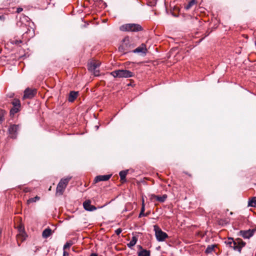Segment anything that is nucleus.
<instances>
[{
  "mask_svg": "<svg viewBox=\"0 0 256 256\" xmlns=\"http://www.w3.org/2000/svg\"><path fill=\"white\" fill-rule=\"evenodd\" d=\"M110 74L114 78H128L134 76L132 72L126 70H118L111 72Z\"/></svg>",
  "mask_w": 256,
  "mask_h": 256,
  "instance_id": "obj_1",
  "label": "nucleus"
},
{
  "mask_svg": "<svg viewBox=\"0 0 256 256\" xmlns=\"http://www.w3.org/2000/svg\"><path fill=\"white\" fill-rule=\"evenodd\" d=\"M71 177H67L66 178H64L61 179L60 182H58L56 189V194L58 195H62L68 183L70 180L71 179Z\"/></svg>",
  "mask_w": 256,
  "mask_h": 256,
  "instance_id": "obj_2",
  "label": "nucleus"
},
{
  "mask_svg": "<svg viewBox=\"0 0 256 256\" xmlns=\"http://www.w3.org/2000/svg\"><path fill=\"white\" fill-rule=\"evenodd\" d=\"M120 30L122 32H139L142 30V28L138 24H128L120 26Z\"/></svg>",
  "mask_w": 256,
  "mask_h": 256,
  "instance_id": "obj_3",
  "label": "nucleus"
},
{
  "mask_svg": "<svg viewBox=\"0 0 256 256\" xmlns=\"http://www.w3.org/2000/svg\"><path fill=\"white\" fill-rule=\"evenodd\" d=\"M154 231L155 232L156 237L158 242H164L165 240L168 238V235L156 225L154 226Z\"/></svg>",
  "mask_w": 256,
  "mask_h": 256,
  "instance_id": "obj_4",
  "label": "nucleus"
},
{
  "mask_svg": "<svg viewBox=\"0 0 256 256\" xmlns=\"http://www.w3.org/2000/svg\"><path fill=\"white\" fill-rule=\"evenodd\" d=\"M119 50L124 54L128 52L131 49L130 38L125 37L122 40V44L118 48Z\"/></svg>",
  "mask_w": 256,
  "mask_h": 256,
  "instance_id": "obj_5",
  "label": "nucleus"
},
{
  "mask_svg": "<svg viewBox=\"0 0 256 256\" xmlns=\"http://www.w3.org/2000/svg\"><path fill=\"white\" fill-rule=\"evenodd\" d=\"M100 64V62L96 60H92L88 64V70L93 72L95 76L100 75V72L98 68H99Z\"/></svg>",
  "mask_w": 256,
  "mask_h": 256,
  "instance_id": "obj_6",
  "label": "nucleus"
},
{
  "mask_svg": "<svg viewBox=\"0 0 256 256\" xmlns=\"http://www.w3.org/2000/svg\"><path fill=\"white\" fill-rule=\"evenodd\" d=\"M232 243V248L234 250H238L239 252H241L242 248L246 245V242L240 238L236 239L234 242Z\"/></svg>",
  "mask_w": 256,
  "mask_h": 256,
  "instance_id": "obj_7",
  "label": "nucleus"
},
{
  "mask_svg": "<svg viewBox=\"0 0 256 256\" xmlns=\"http://www.w3.org/2000/svg\"><path fill=\"white\" fill-rule=\"evenodd\" d=\"M12 104L13 106V107L10 109V115L14 116L20 110V103L18 100L14 99L12 102Z\"/></svg>",
  "mask_w": 256,
  "mask_h": 256,
  "instance_id": "obj_8",
  "label": "nucleus"
},
{
  "mask_svg": "<svg viewBox=\"0 0 256 256\" xmlns=\"http://www.w3.org/2000/svg\"><path fill=\"white\" fill-rule=\"evenodd\" d=\"M36 94V89L27 88L24 92V98H32Z\"/></svg>",
  "mask_w": 256,
  "mask_h": 256,
  "instance_id": "obj_9",
  "label": "nucleus"
},
{
  "mask_svg": "<svg viewBox=\"0 0 256 256\" xmlns=\"http://www.w3.org/2000/svg\"><path fill=\"white\" fill-rule=\"evenodd\" d=\"M18 130V125H11L8 128L10 136L12 138H16L17 136V131Z\"/></svg>",
  "mask_w": 256,
  "mask_h": 256,
  "instance_id": "obj_10",
  "label": "nucleus"
},
{
  "mask_svg": "<svg viewBox=\"0 0 256 256\" xmlns=\"http://www.w3.org/2000/svg\"><path fill=\"white\" fill-rule=\"evenodd\" d=\"M83 206L84 208L87 211H94L96 210V208L91 204L90 200H87L84 202Z\"/></svg>",
  "mask_w": 256,
  "mask_h": 256,
  "instance_id": "obj_11",
  "label": "nucleus"
},
{
  "mask_svg": "<svg viewBox=\"0 0 256 256\" xmlns=\"http://www.w3.org/2000/svg\"><path fill=\"white\" fill-rule=\"evenodd\" d=\"M241 236L244 238H249L254 234V230H240Z\"/></svg>",
  "mask_w": 256,
  "mask_h": 256,
  "instance_id": "obj_12",
  "label": "nucleus"
},
{
  "mask_svg": "<svg viewBox=\"0 0 256 256\" xmlns=\"http://www.w3.org/2000/svg\"><path fill=\"white\" fill-rule=\"evenodd\" d=\"M134 53H142L144 54H146L147 52V49L146 46L142 44L140 46L133 50Z\"/></svg>",
  "mask_w": 256,
  "mask_h": 256,
  "instance_id": "obj_13",
  "label": "nucleus"
},
{
  "mask_svg": "<svg viewBox=\"0 0 256 256\" xmlns=\"http://www.w3.org/2000/svg\"><path fill=\"white\" fill-rule=\"evenodd\" d=\"M111 177V175H102V176H98L95 178L94 182H98L100 181H106L108 180Z\"/></svg>",
  "mask_w": 256,
  "mask_h": 256,
  "instance_id": "obj_14",
  "label": "nucleus"
},
{
  "mask_svg": "<svg viewBox=\"0 0 256 256\" xmlns=\"http://www.w3.org/2000/svg\"><path fill=\"white\" fill-rule=\"evenodd\" d=\"M155 198L158 201L160 202H163L166 200L167 198V196L166 194H164L162 196H158L154 194H152L151 196V198Z\"/></svg>",
  "mask_w": 256,
  "mask_h": 256,
  "instance_id": "obj_15",
  "label": "nucleus"
},
{
  "mask_svg": "<svg viewBox=\"0 0 256 256\" xmlns=\"http://www.w3.org/2000/svg\"><path fill=\"white\" fill-rule=\"evenodd\" d=\"M141 250L138 252V256H150V251L142 248L141 246H140Z\"/></svg>",
  "mask_w": 256,
  "mask_h": 256,
  "instance_id": "obj_16",
  "label": "nucleus"
},
{
  "mask_svg": "<svg viewBox=\"0 0 256 256\" xmlns=\"http://www.w3.org/2000/svg\"><path fill=\"white\" fill-rule=\"evenodd\" d=\"M78 92L74 91H72L70 93L68 100L69 102H73L78 96Z\"/></svg>",
  "mask_w": 256,
  "mask_h": 256,
  "instance_id": "obj_17",
  "label": "nucleus"
},
{
  "mask_svg": "<svg viewBox=\"0 0 256 256\" xmlns=\"http://www.w3.org/2000/svg\"><path fill=\"white\" fill-rule=\"evenodd\" d=\"M52 230L50 228L45 229L42 234V237L44 238H47L50 236L52 234Z\"/></svg>",
  "mask_w": 256,
  "mask_h": 256,
  "instance_id": "obj_18",
  "label": "nucleus"
},
{
  "mask_svg": "<svg viewBox=\"0 0 256 256\" xmlns=\"http://www.w3.org/2000/svg\"><path fill=\"white\" fill-rule=\"evenodd\" d=\"M138 238L135 236H132L130 242L128 244V246L130 248H131L136 244Z\"/></svg>",
  "mask_w": 256,
  "mask_h": 256,
  "instance_id": "obj_19",
  "label": "nucleus"
},
{
  "mask_svg": "<svg viewBox=\"0 0 256 256\" xmlns=\"http://www.w3.org/2000/svg\"><path fill=\"white\" fill-rule=\"evenodd\" d=\"M128 170H122L119 173L120 180L122 182L126 181V177L128 174Z\"/></svg>",
  "mask_w": 256,
  "mask_h": 256,
  "instance_id": "obj_20",
  "label": "nucleus"
},
{
  "mask_svg": "<svg viewBox=\"0 0 256 256\" xmlns=\"http://www.w3.org/2000/svg\"><path fill=\"white\" fill-rule=\"evenodd\" d=\"M145 208H144V200L142 198V206L141 208L140 212L139 214V218H141L144 216H146L147 214H144Z\"/></svg>",
  "mask_w": 256,
  "mask_h": 256,
  "instance_id": "obj_21",
  "label": "nucleus"
},
{
  "mask_svg": "<svg viewBox=\"0 0 256 256\" xmlns=\"http://www.w3.org/2000/svg\"><path fill=\"white\" fill-rule=\"evenodd\" d=\"M248 206L252 207H256V197H252L248 200Z\"/></svg>",
  "mask_w": 256,
  "mask_h": 256,
  "instance_id": "obj_22",
  "label": "nucleus"
},
{
  "mask_svg": "<svg viewBox=\"0 0 256 256\" xmlns=\"http://www.w3.org/2000/svg\"><path fill=\"white\" fill-rule=\"evenodd\" d=\"M40 200V197L38 196H36L34 198H29L27 200V204H30L31 203L35 202Z\"/></svg>",
  "mask_w": 256,
  "mask_h": 256,
  "instance_id": "obj_23",
  "label": "nucleus"
},
{
  "mask_svg": "<svg viewBox=\"0 0 256 256\" xmlns=\"http://www.w3.org/2000/svg\"><path fill=\"white\" fill-rule=\"evenodd\" d=\"M196 3V0H190L188 4L185 6L186 10H189Z\"/></svg>",
  "mask_w": 256,
  "mask_h": 256,
  "instance_id": "obj_24",
  "label": "nucleus"
},
{
  "mask_svg": "<svg viewBox=\"0 0 256 256\" xmlns=\"http://www.w3.org/2000/svg\"><path fill=\"white\" fill-rule=\"evenodd\" d=\"M214 245L208 246L206 250V253L209 254L212 252L214 250Z\"/></svg>",
  "mask_w": 256,
  "mask_h": 256,
  "instance_id": "obj_25",
  "label": "nucleus"
},
{
  "mask_svg": "<svg viewBox=\"0 0 256 256\" xmlns=\"http://www.w3.org/2000/svg\"><path fill=\"white\" fill-rule=\"evenodd\" d=\"M22 42V40H11L10 43L13 44H16L18 46Z\"/></svg>",
  "mask_w": 256,
  "mask_h": 256,
  "instance_id": "obj_26",
  "label": "nucleus"
},
{
  "mask_svg": "<svg viewBox=\"0 0 256 256\" xmlns=\"http://www.w3.org/2000/svg\"><path fill=\"white\" fill-rule=\"evenodd\" d=\"M72 244V242L70 241L68 242L64 246V250H66L67 248H70V247Z\"/></svg>",
  "mask_w": 256,
  "mask_h": 256,
  "instance_id": "obj_27",
  "label": "nucleus"
},
{
  "mask_svg": "<svg viewBox=\"0 0 256 256\" xmlns=\"http://www.w3.org/2000/svg\"><path fill=\"white\" fill-rule=\"evenodd\" d=\"M234 240H233L232 238L229 239V240L228 242V244L230 245V246L232 248V246H233V243L234 242Z\"/></svg>",
  "mask_w": 256,
  "mask_h": 256,
  "instance_id": "obj_28",
  "label": "nucleus"
},
{
  "mask_svg": "<svg viewBox=\"0 0 256 256\" xmlns=\"http://www.w3.org/2000/svg\"><path fill=\"white\" fill-rule=\"evenodd\" d=\"M122 232V230L121 228H118L117 230H116L115 232L116 234L119 235Z\"/></svg>",
  "mask_w": 256,
  "mask_h": 256,
  "instance_id": "obj_29",
  "label": "nucleus"
},
{
  "mask_svg": "<svg viewBox=\"0 0 256 256\" xmlns=\"http://www.w3.org/2000/svg\"><path fill=\"white\" fill-rule=\"evenodd\" d=\"M4 112H2L0 113V122H2L4 120Z\"/></svg>",
  "mask_w": 256,
  "mask_h": 256,
  "instance_id": "obj_30",
  "label": "nucleus"
},
{
  "mask_svg": "<svg viewBox=\"0 0 256 256\" xmlns=\"http://www.w3.org/2000/svg\"><path fill=\"white\" fill-rule=\"evenodd\" d=\"M23 190L24 192H28L30 191V189L28 188H24Z\"/></svg>",
  "mask_w": 256,
  "mask_h": 256,
  "instance_id": "obj_31",
  "label": "nucleus"
},
{
  "mask_svg": "<svg viewBox=\"0 0 256 256\" xmlns=\"http://www.w3.org/2000/svg\"><path fill=\"white\" fill-rule=\"evenodd\" d=\"M23 10L22 8H17L16 12L18 13H20L21 12H22Z\"/></svg>",
  "mask_w": 256,
  "mask_h": 256,
  "instance_id": "obj_32",
  "label": "nucleus"
},
{
  "mask_svg": "<svg viewBox=\"0 0 256 256\" xmlns=\"http://www.w3.org/2000/svg\"><path fill=\"white\" fill-rule=\"evenodd\" d=\"M39 250V248L37 246H34V249L32 250L34 252H36L37 250Z\"/></svg>",
  "mask_w": 256,
  "mask_h": 256,
  "instance_id": "obj_33",
  "label": "nucleus"
},
{
  "mask_svg": "<svg viewBox=\"0 0 256 256\" xmlns=\"http://www.w3.org/2000/svg\"><path fill=\"white\" fill-rule=\"evenodd\" d=\"M68 253L66 252L65 250H64V256H68Z\"/></svg>",
  "mask_w": 256,
  "mask_h": 256,
  "instance_id": "obj_34",
  "label": "nucleus"
},
{
  "mask_svg": "<svg viewBox=\"0 0 256 256\" xmlns=\"http://www.w3.org/2000/svg\"><path fill=\"white\" fill-rule=\"evenodd\" d=\"M154 0V2H153V4H151V6H152V5H154V4H156V1L157 0Z\"/></svg>",
  "mask_w": 256,
  "mask_h": 256,
  "instance_id": "obj_35",
  "label": "nucleus"
}]
</instances>
